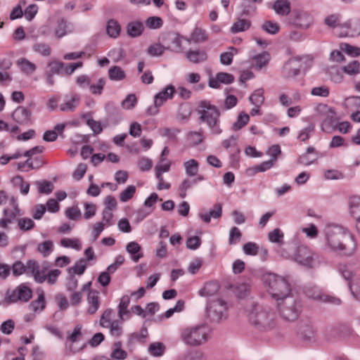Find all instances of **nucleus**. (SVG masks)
<instances>
[{"label":"nucleus","mask_w":360,"mask_h":360,"mask_svg":"<svg viewBox=\"0 0 360 360\" xmlns=\"http://www.w3.org/2000/svg\"><path fill=\"white\" fill-rule=\"evenodd\" d=\"M31 311L37 312L38 311H42L45 307V297L44 292H41L38 295V297L36 300L32 301L28 306Z\"/></svg>","instance_id":"obj_43"},{"label":"nucleus","mask_w":360,"mask_h":360,"mask_svg":"<svg viewBox=\"0 0 360 360\" xmlns=\"http://www.w3.org/2000/svg\"><path fill=\"white\" fill-rule=\"evenodd\" d=\"M326 247L331 252L352 255L356 249L354 237L342 226L328 225L325 229Z\"/></svg>","instance_id":"obj_1"},{"label":"nucleus","mask_w":360,"mask_h":360,"mask_svg":"<svg viewBox=\"0 0 360 360\" xmlns=\"http://www.w3.org/2000/svg\"><path fill=\"white\" fill-rule=\"evenodd\" d=\"M87 302L89 304L88 314H95L100 307L99 293L97 291H90L88 294Z\"/></svg>","instance_id":"obj_24"},{"label":"nucleus","mask_w":360,"mask_h":360,"mask_svg":"<svg viewBox=\"0 0 360 360\" xmlns=\"http://www.w3.org/2000/svg\"><path fill=\"white\" fill-rule=\"evenodd\" d=\"M262 29L270 34H275L278 32L280 27L277 22L267 20L262 24Z\"/></svg>","instance_id":"obj_59"},{"label":"nucleus","mask_w":360,"mask_h":360,"mask_svg":"<svg viewBox=\"0 0 360 360\" xmlns=\"http://www.w3.org/2000/svg\"><path fill=\"white\" fill-rule=\"evenodd\" d=\"M13 120L20 125H30L32 124V112L24 106H18L13 112Z\"/></svg>","instance_id":"obj_14"},{"label":"nucleus","mask_w":360,"mask_h":360,"mask_svg":"<svg viewBox=\"0 0 360 360\" xmlns=\"http://www.w3.org/2000/svg\"><path fill=\"white\" fill-rule=\"evenodd\" d=\"M53 244L51 240H46L41 243L37 246V251L44 257H46L51 254L53 250Z\"/></svg>","instance_id":"obj_56"},{"label":"nucleus","mask_w":360,"mask_h":360,"mask_svg":"<svg viewBox=\"0 0 360 360\" xmlns=\"http://www.w3.org/2000/svg\"><path fill=\"white\" fill-rule=\"evenodd\" d=\"M273 8L276 14L287 15L290 13V3L288 0H276L274 3Z\"/></svg>","instance_id":"obj_29"},{"label":"nucleus","mask_w":360,"mask_h":360,"mask_svg":"<svg viewBox=\"0 0 360 360\" xmlns=\"http://www.w3.org/2000/svg\"><path fill=\"white\" fill-rule=\"evenodd\" d=\"M165 50L166 49L162 43L153 44L148 47L147 53L150 56H160L164 53Z\"/></svg>","instance_id":"obj_54"},{"label":"nucleus","mask_w":360,"mask_h":360,"mask_svg":"<svg viewBox=\"0 0 360 360\" xmlns=\"http://www.w3.org/2000/svg\"><path fill=\"white\" fill-rule=\"evenodd\" d=\"M342 326H327L323 331L326 339L328 341L335 340L342 337Z\"/></svg>","instance_id":"obj_26"},{"label":"nucleus","mask_w":360,"mask_h":360,"mask_svg":"<svg viewBox=\"0 0 360 360\" xmlns=\"http://www.w3.org/2000/svg\"><path fill=\"white\" fill-rule=\"evenodd\" d=\"M166 347L160 342L151 343L148 347L149 353L154 356H161L164 354Z\"/></svg>","instance_id":"obj_45"},{"label":"nucleus","mask_w":360,"mask_h":360,"mask_svg":"<svg viewBox=\"0 0 360 360\" xmlns=\"http://www.w3.org/2000/svg\"><path fill=\"white\" fill-rule=\"evenodd\" d=\"M18 226L20 231H27L32 229L34 227V222L30 218H20L17 219Z\"/></svg>","instance_id":"obj_51"},{"label":"nucleus","mask_w":360,"mask_h":360,"mask_svg":"<svg viewBox=\"0 0 360 360\" xmlns=\"http://www.w3.org/2000/svg\"><path fill=\"white\" fill-rule=\"evenodd\" d=\"M144 25L140 21H132L128 23L127 27V34L131 37H137L143 33Z\"/></svg>","instance_id":"obj_32"},{"label":"nucleus","mask_w":360,"mask_h":360,"mask_svg":"<svg viewBox=\"0 0 360 360\" xmlns=\"http://www.w3.org/2000/svg\"><path fill=\"white\" fill-rule=\"evenodd\" d=\"M185 172L188 176H195L199 170V163L196 160L191 159L184 162Z\"/></svg>","instance_id":"obj_36"},{"label":"nucleus","mask_w":360,"mask_h":360,"mask_svg":"<svg viewBox=\"0 0 360 360\" xmlns=\"http://www.w3.org/2000/svg\"><path fill=\"white\" fill-rule=\"evenodd\" d=\"M276 306L279 316L288 322L297 320L303 309L302 300L293 295L278 301Z\"/></svg>","instance_id":"obj_4"},{"label":"nucleus","mask_w":360,"mask_h":360,"mask_svg":"<svg viewBox=\"0 0 360 360\" xmlns=\"http://www.w3.org/2000/svg\"><path fill=\"white\" fill-rule=\"evenodd\" d=\"M108 77L112 81H122L126 78V72L121 67L114 65L108 70Z\"/></svg>","instance_id":"obj_34"},{"label":"nucleus","mask_w":360,"mask_h":360,"mask_svg":"<svg viewBox=\"0 0 360 360\" xmlns=\"http://www.w3.org/2000/svg\"><path fill=\"white\" fill-rule=\"evenodd\" d=\"M315 110L317 115L323 117L321 124V129L328 134L334 131L338 122V118L336 117L334 108L326 104L319 103L316 105Z\"/></svg>","instance_id":"obj_8"},{"label":"nucleus","mask_w":360,"mask_h":360,"mask_svg":"<svg viewBox=\"0 0 360 360\" xmlns=\"http://www.w3.org/2000/svg\"><path fill=\"white\" fill-rule=\"evenodd\" d=\"M250 120L249 115L242 112L237 117V120L233 124V129L238 131L245 127Z\"/></svg>","instance_id":"obj_49"},{"label":"nucleus","mask_w":360,"mask_h":360,"mask_svg":"<svg viewBox=\"0 0 360 360\" xmlns=\"http://www.w3.org/2000/svg\"><path fill=\"white\" fill-rule=\"evenodd\" d=\"M348 204L350 214L356 219V222L360 224V196L350 197Z\"/></svg>","instance_id":"obj_25"},{"label":"nucleus","mask_w":360,"mask_h":360,"mask_svg":"<svg viewBox=\"0 0 360 360\" xmlns=\"http://www.w3.org/2000/svg\"><path fill=\"white\" fill-rule=\"evenodd\" d=\"M250 102L255 106H261L264 101V89H256L249 97Z\"/></svg>","instance_id":"obj_44"},{"label":"nucleus","mask_w":360,"mask_h":360,"mask_svg":"<svg viewBox=\"0 0 360 360\" xmlns=\"http://www.w3.org/2000/svg\"><path fill=\"white\" fill-rule=\"evenodd\" d=\"M252 60L255 62V68L261 70L269 63L270 54L267 51H264L262 53L254 56Z\"/></svg>","instance_id":"obj_35"},{"label":"nucleus","mask_w":360,"mask_h":360,"mask_svg":"<svg viewBox=\"0 0 360 360\" xmlns=\"http://www.w3.org/2000/svg\"><path fill=\"white\" fill-rule=\"evenodd\" d=\"M22 213L20 208L9 209L5 208L3 210L4 217L0 219L1 228L6 229L8 226L15 221H17L18 217L21 216Z\"/></svg>","instance_id":"obj_16"},{"label":"nucleus","mask_w":360,"mask_h":360,"mask_svg":"<svg viewBox=\"0 0 360 360\" xmlns=\"http://www.w3.org/2000/svg\"><path fill=\"white\" fill-rule=\"evenodd\" d=\"M219 285L217 281H210L206 283L202 288H201L198 294L201 297H211L214 295L219 290Z\"/></svg>","instance_id":"obj_27"},{"label":"nucleus","mask_w":360,"mask_h":360,"mask_svg":"<svg viewBox=\"0 0 360 360\" xmlns=\"http://www.w3.org/2000/svg\"><path fill=\"white\" fill-rule=\"evenodd\" d=\"M324 22L328 27L335 29L340 27L342 29V24L340 22V15L338 14H332L324 19Z\"/></svg>","instance_id":"obj_48"},{"label":"nucleus","mask_w":360,"mask_h":360,"mask_svg":"<svg viewBox=\"0 0 360 360\" xmlns=\"http://www.w3.org/2000/svg\"><path fill=\"white\" fill-rule=\"evenodd\" d=\"M32 49L34 52L47 57L51 53V49L45 43H36L33 45Z\"/></svg>","instance_id":"obj_50"},{"label":"nucleus","mask_w":360,"mask_h":360,"mask_svg":"<svg viewBox=\"0 0 360 360\" xmlns=\"http://www.w3.org/2000/svg\"><path fill=\"white\" fill-rule=\"evenodd\" d=\"M80 97L78 95H74L68 101L63 103L60 106V110L62 111H73L79 104Z\"/></svg>","instance_id":"obj_41"},{"label":"nucleus","mask_w":360,"mask_h":360,"mask_svg":"<svg viewBox=\"0 0 360 360\" xmlns=\"http://www.w3.org/2000/svg\"><path fill=\"white\" fill-rule=\"evenodd\" d=\"M227 311V302L221 298L210 300L207 304L206 316L212 322H219L226 319Z\"/></svg>","instance_id":"obj_10"},{"label":"nucleus","mask_w":360,"mask_h":360,"mask_svg":"<svg viewBox=\"0 0 360 360\" xmlns=\"http://www.w3.org/2000/svg\"><path fill=\"white\" fill-rule=\"evenodd\" d=\"M39 266L34 260H28L26 265L17 261L12 266V270H39Z\"/></svg>","instance_id":"obj_40"},{"label":"nucleus","mask_w":360,"mask_h":360,"mask_svg":"<svg viewBox=\"0 0 360 360\" xmlns=\"http://www.w3.org/2000/svg\"><path fill=\"white\" fill-rule=\"evenodd\" d=\"M197 184V180L190 179H184L179 185V189L180 191L179 195L181 198H184L187 195V190L191 188L193 185Z\"/></svg>","instance_id":"obj_53"},{"label":"nucleus","mask_w":360,"mask_h":360,"mask_svg":"<svg viewBox=\"0 0 360 360\" xmlns=\"http://www.w3.org/2000/svg\"><path fill=\"white\" fill-rule=\"evenodd\" d=\"M192 112V108L188 103H184L179 105L176 117L179 120H187Z\"/></svg>","instance_id":"obj_38"},{"label":"nucleus","mask_w":360,"mask_h":360,"mask_svg":"<svg viewBox=\"0 0 360 360\" xmlns=\"http://www.w3.org/2000/svg\"><path fill=\"white\" fill-rule=\"evenodd\" d=\"M246 311L249 321L260 330H267L276 326V314L267 305L251 302Z\"/></svg>","instance_id":"obj_2"},{"label":"nucleus","mask_w":360,"mask_h":360,"mask_svg":"<svg viewBox=\"0 0 360 360\" xmlns=\"http://www.w3.org/2000/svg\"><path fill=\"white\" fill-rule=\"evenodd\" d=\"M105 85V79L100 78L98 79L96 84H90L89 89L90 92L94 95H101Z\"/></svg>","instance_id":"obj_58"},{"label":"nucleus","mask_w":360,"mask_h":360,"mask_svg":"<svg viewBox=\"0 0 360 360\" xmlns=\"http://www.w3.org/2000/svg\"><path fill=\"white\" fill-rule=\"evenodd\" d=\"M113 316V310L111 309H107L103 313L101 319H100V325L102 327H109V324H110L113 321H112V318Z\"/></svg>","instance_id":"obj_61"},{"label":"nucleus","mask_w":360,"mask_h":360,"mask_svg":"<svg viewBox=\"0 0 360 360\" xmlns=\"http://www.w3.org/2000/svg\"><path fill=\"white\" fill-rule=\"evenodd\" d=\"M18 64L20 66L21 70L27 75H31L37 69V66L34 63L25 58L18 60Z\"/></svg>","instance_id":"obj_46"},{"label":"nucleus","mask_w":360,"mask_h":360,"mask_svg":"<svg viewBox=\"0 0 360 360\" xmlns=\"http://www.w3.org/2000/svg\"><path fill=\"white\" fill-rule=\"evenodd\" d=\"M126 250L130 255L131 259L135 262H137L143 257V253L141 252V248L136 242L132 241L129 243Z\"/></svg>","instance_id":"obj_30"},{"label":"nucleus","mask_w":360,"mask_h":360,"mask_svg":"<svg viewBox=\"0 0 360 360\" xmlns=\"http://www.w3.org/2000/svg\"><path fill=\"white\" fill-rule=\"evenodd\" d=\"M242 237V233L239 229L233 226L229 232V243L232 245L239 242Z\"/></svg>","instance_id":"obj_64"},{"label":"nucleus","mask_w":360,"mask_h":360,"mask_svg":"<svg viewBox=\"0 0 360 360\" xmlns=\"http://www.w3.org/2000/svg\"><path fill=\"white\" fill-rule=\"evenodd\" d=\"M176 92L173 85H168L161 91L157 94L155 97V103L156 105H162L163 103L169 98H172Z\"/></svg>","instance_id":"obj_21"},{"label":"nucleus","mask_w":360,"mask_h":360,"mask_svg":"<svg viewBox=\"0 0 360 360\" xmlns=\"http://www.w3.org/2000/svg\"><path fill=\"white\" fill-rule=\"evenodd\" d=\"M251 25V22L247 19H239L235 22L231 27V32L232 33H238L244 32L249 29Z\"/></svg>","instance_id":"obj_42"},{"label":"nucleus","mask_w":360,"mask_h":360,"mask_svg":"<svg viewBox=\"0 0 360 360\" xmlns=\"http://www.w3.org/2000/svg\"><path fill=\"white\" fill-rule=\"evenodd\" d=\"M36 184L38 187V191L39 193L50 194L53 189V185L51 182L44 180L37 181Z\"/></svg>","instance_id":"obj_57"},{"label":"nucleus","mask_w":360,"mask_h":360,"mask_svg":"<svg viewBox=\"0 0 360 360\" xmlns=\"http://www.w3.org/2000/svg\"><path fill=\"white\" fill-rule=\"evenodd\" d=\"M283 233L278 228L274 229L268 234L269 240L274 243H283Z\"/></svg>","instance_id":"obj_62"},{"label":"nucleus","mask_w":360,"mask_h":360,"mask_svg":"<svg viewBox=\"0 0 360 360\" xmlns=\"http://www.w3.org/2000/svg\"><path fill=\"white\" fill-rule=\"evenodd\" d=\"M136 186L133 185L128 186L120 194V200L122 202H127L133 198L136 193Z\"/></svg>","instance_id":"obj_52"},{"label":"nucleus","mask_w":360,"mask_h":360,"mask_svg":"<svg viewBox=\"0 0 360 360\" xmlns=\"http://www.w3.org/2000/svg\"><path fill=\"white\" fill-rule=\"evenodd\" d=\"M314 131V125L313 124H309L303 129L300 130L297 135V139L301 141H307L309 137L310 134Z\"/></svg>","instance_id":"obj_63"},{"label":"nucleus","mask_w":360,"mask_h":360,"mask_svg":"<svg viewBox=\"0 0 360 360\" xmlns=\"http://www.w3.org/2000/svg\"><path fill=\"white\" fill-rule=\"evenodd\" d=\"M124 320L120 321H113L110 324H109L108 328H110V333L112 336L119 337L122 333V323Z\"/></svg>","instance_id":"obj_60"},{"label":"nucleus","mask_w":360,"mask_h":360,"mask_svg":"<svg viewBox=\"0 0 360 360\" xmlns=\"http://www.w3.org/2000/svg\"><path fill=\"white\" fill-rule=\"evenodd\" d=\"M262 281L272 298L276 302L292 295V286L288 277L281 276L271 271H266Z\"/></svg>","instance_id":"obj_3"},{"label":"nucleus","mask_w":360,"mask_h":360,"mask_svg":"<svg viewBox=\"0 0 360 360\" xmlns=\"http://www.w3.org/2000/svg\"><path fill=\"white\" fill-rule=\"evenodd\" d=\"M120 31L121 27L117 20L110 19L108 21L106 25V32L110 37H117L120 33Z\"/></svg>","instance_id":"obj_37"},{"label":"nucleus","mask_w":360,"mask_h":360,"mask_svg":"<svg viewBox=\"0 0 360 360\" xmlns=\"http://www.w3.org/2000/svg\"><path fill=\"white\" fill-rule=\"evenodd\" d=\"M294 259L300 264L308 268H326L328 261L322 256L314 255L306 247H299L295 254Z\"/></svg>","instance_id":"obj_7"},{"label":"nucleus","mask_w":360,"mask_h":360,"mask_svg":"<svg viewBox=\"0 0 360 360\" xmlns=\"http://www.w3.org/2000/svg\"><path fill=\"white\" fill-rule=\"evenodd\" d=\"M83 273L84 271H69L66 283L68 290L74 291L77 288L78 279L76 276H80Z\"/></svg>","instance_id":"obj_39"},{"label":"nucleus","mask_w":360,"mask_h":360,"mask_svg":"<svg viewBox=\"0 0 360 360\" xmlns=\"http://www.w3.org/2000/svg\"><path fill=\"white\" fill-rule=\"evenodd\" d=\"M222 215V205L221 203L214 205L212 209L205 213H200L199 218L206 224H209L211 219H219Z\"/></svg>","instance_id":"obj_20"},{"label":"nucleus","mask_w":360,"mask_h":360,"mask_svg":"<svg viewBox=\"0 0 360 360\" xmlns=\"http://www.w3.org/2000/svg\"><path fill=\"white\" fill-rule=\"evenodd\" d=\"M86 259L82 258L78 260L76 264L68 269L67 270H85L86 268V262L92 260L95 258L94 250L91 247H89L84 251Z\"/></svg>","instance_id":"obj_23"},{"label":"nucleus","mask_w":360,"mask_h":360,"mask_svg":"<svg viewBox=\"0 0 360 360\" xmlns=\"http://www.w3.org/2000/svg\"><path fill=\"white\" fill-rule=\"evenodd\" d=\"M344 278L348 282V287L354 297L360 300V276L356 271H341Z\"/></svg>","instance_id":"obj_12"},{"label":"nucleus","mask_w":360,"mask_h":360,"mask_svg":"<svg viewBox=\"0 0 360 360\" xmlns=\"http://www.w3.org/2000/svg\"><path fill=\"white\" fill-rule=\"evenodd\" d=\"M208 37L205 30L200 27H195L190 35L189 39H186L188 42L199 44L205 42L207 40Z\"/></svg>","instance_id":"obj_28"},{"label":"nucleus","mask_w":360,"mask_h":360,"mask_svg":"<svg viewBox=\"0 0 360 360\" xmlns=\"http://www.w3.org/2000/svg\"><path fill=\"white\" fill-rule=\"evenodd\" d=\"M300 337L306 342H313L315 340L316 330L311 323H304L300 326Z\"/></svg>","instance_id":"obj_19"},{"label":"nucleus","mask_w":360,"mask_h":360,"mask_svg":"<svg viewBox=\"0 0 360 360\" xmlns=\"http://www.w3.org/2000/svg\"><path fill=\"white\" fill-rule=\"evenodd\" d=\"M250 290V283L249 280H246L243 282H238L234 285V292L236 296L239 298L246 297Z\"/></svg>","instance_id":"obj_31"},{"label":"nucleus","mask_w":360,"mask_h":360,"mask_svg":"<svg viewBox=\"0 0 360 360\" xmlns=\"http://www.w3.org/2000/svg\"><path fill=\"white\" fill-rule=\"evenodd\" d=\"M32 275L37 283H41L44 281L50 285L56 283L60 271H31Z\"/></svg>","instance_id":"obj_17"},{"label":"nucleus","mask_w":360,"mask_h":360,"mask_svg":"<svg viewBox=\"0 0 360 360\" xmlns=\"http://www.w3.org/2000/svg\"><path fill=\"white\" fill-rule=\"evenodd\" d=\"M182 39L183 37L174 32L163 33L160 37V40L166 50H171L178 53H183L184 50Z\"/></svg>","instance_id":"obj_11"},{"label":"nucleus","mask_w":360,"mask_h":360,"mask_svg":"<svg viewBox=\"0 0 360 360\" xmlns=\"http://www.w3.org/2000/svg\"><path fill=\"white\" fill-rule=\"evenodd\" d=\"M65 63L63 62H60L57 60H53L48 63V67L49 68L47 72H50L52 75H62L63 74V68L65 67Z\"/></svg>","instance_id":"obj_47"},{"label":"nucleus","mask_w":360,"mask_h":360,"mask_svg":"<svg viewBox=\"0 0 360 360\" xmlns=\"http://www.w3.org/2000/svg\"><path fill=\"white\" fill-rule=\"evenodd\" d=\"M302 58L295 57L289 59L283 67V74L286 78H291L298 75L302 68Z\"/></svg>","instance_id":"obj_13"},{"label":"nucleus","mask_w":360,"mask_h":360,"mask_svg":"<svg viewBox=\"0 0 360 360\" xmlns=\"http://www.w3.org/2000/svg\"><path fill=\"white\" fill-rule=\"evenodd\" d=\"M146 26L149 29L156 30L160 28L163 25L161 18L158 16H151L145 21Z\"/></svg>","instance_id":"obj_55"},{"label":"nucleus","mask_w":360,"mask_h":360,"mask_svg":"<svg viewBox=\"0 0 360 360\" xmlns=\"http://www.w3.org/2000/svg\"><path fill=\"white\" fill-rule=\"evenodd\" d=\"M293 24L300 28L307 29L312 24V17L306 11L294 10L292 13Z\"/></svg>","instance_id":"obj_15"},{"label":"nucleus","mask_w":360,"mask_h":360,"mask_svg":"<svg viewBox=\"0 0 360 360\" xmlns=\"http://www.w3.org/2000/svg\"><path fill=\"white\" fill-rule=\"evenodd\" d=\"M180 338L188 346L198 347L208 340L209 330L204 324L186 327L181 330Z\"/></svg>","instance_id":"obj_6"},{"label":"nucleus","mask_w":360,"mask_h":360,"mask_svg":"<svg viewBox=\"0 0 360 360\" xmlns=\"http://www.w3.org/2000/svg\"><path fill=\"white\" fill-rule=\"evenodd\" d=\"M186 59L193 64H199L206 62L208 60V54L203 49H189L185 52Z\"/></svg>","instance_id":"obj_18"},{"label":"nucleus","mask_w":360,"mask_h":360,"mask_svg":"<svg viewBox=\"0 0 360 360\" xmlns=\"http://www.w3.org/2000/svg\"><path fill=\"white\" fill-rule=\"evenodd\" d=\"M345 33L341 37H356L360 35V21L358 20H348L342 24Z\"/></svg>","instance_id":"obj_22"},{"label":"nucleus","mask_w":360,"mask_h":360,"mask_svg":"<svg viewBox=\"0 0 360 360\" xmlns=\"http://www.w3.org/2000/svg\"><path fill=\"white\" fill-rule=\"evenodd\" d=\"M32 289L25 283H21L13 289H8L4 296V302L8 304L26 303L32 297Z\"/></svg>","instance_id":"obj_9"},{"label":"nucleus","mask_w":360,"mask_h":360,"mask_svg":"<svg viewBox=\"0 0 360 360\" xmlns=\"http://www.w3.org/2000/svg\"><path fill=\"white\" fill-rule=\"evenodd\" d=\"M197 112L200 115V121L206 124L212 134H219L221 133L222 130L219 125L220 112L215 105H212L209 101H201L199 103Z\"/></svg>","instance_id":"obj_5"},{"label":"nucleus","mask_w":360,"mask_h":360,"mask_svg":"<svg viewBox=\"0 0 360 360\" xmlns=\"http://www.w3.org/2000/svg\"><path fill=\"white\" fill-rule=\"evenodd\" d=\"M130 303V298L128 295H124L121 299L118 306V315L121 320H124V316L129 318L130 311L128 310V307Z\"/></svg>","instance_id":"obj_33"}]
</instances>
